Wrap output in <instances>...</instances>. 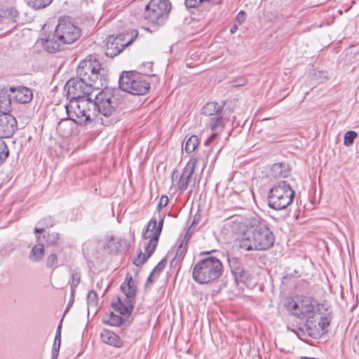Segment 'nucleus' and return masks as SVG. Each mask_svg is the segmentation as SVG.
<instances>
[{"label": "nucleus", "instance_id": "f257e3e1", "mask_svg": "<svg viewBox=\"0 0 359 359\" xmlns=\"http://www.w3.org/2000/svg\"><path fill=\"white\" fill-rule=\"evenodd\" d=\"M236 221L245 228L239 241L241 248L250 250H266L273 246L275 236L267 222L257 215H250Z\"/></svg>", "mask_w": 359, "mask_h": 359}, {"label": "nucleus", "instance_id": "f03ea898", "mask_svg": "<svg viewBox=\"0 0 359 359\" xmlns=\"http://www.w3.org/2000/svg\"><path fill=\"white\" fill-rule=\"evenodd\" d=\"M76 74L95 90H101L107 86L106 70L101 67L100 62L93 55H89L79 63Z\"/></svg>", "mask_w": 359, "mask_h": 359}, {"label": "nucleus", "instance_id": "7ed1b4c3", "mask_svg": "<svg viewBox=\"0 0 359 359\" xmlns=\"http://www.w3.org/2000/svg\"><path fill=\"white\" fill-rule=\"evenodd\" d=\"M287 307L294 316L306 320L304 326L308 334L312 336L317 328L316 318H318L316 301L311 297H303L299 302H288Z\"/></svg>", "mask_w": 359, "mask_h": 359}, {"label": "nucleus", "instance_id": "20e7f679", "mask_svg": "<svg viewBox=\"0 0 359 359\" xmlns=\"http://www.w3.org/2000/svg\"><path fill=\"white\" fill-rule=\"evenodd\" d=\"M223 272L222 262L215 257L199 260L194 267L193 278L200 284H207L219 278Z\"/></svg>", "mask_w": 359, "mask_h": 359}, {"label": "nucleus", "instance_id": "39448f33", "mask_svg": "<svg viewBox=\"0 0 359 359\" xmlns=\"http://www.w3.org/2000/svg\"><path fill=\"white\" fill-rule=\"evenodd\" d=\"M163 221L164 217L161 218L157 225V219L155 217H152L149 220L147 230L143 233L144 239H149L145 246L146 253L143 254L142 250H139L137 257L134 258L133 261L135 266H140L143 265L154 252L162 231Z\"/></svg>", "mask_w": 359, "mask_h": 359}, {"label": "nucleus", "instance_id": "423d86ee", "mask_svg": "<svg viewBox=\"0 0 359 359\" xmlns=\"http://www.w3.org/2000/svg\"><path fill=\"white\" fill-rule=\"evenodd\" d=\"M294 194L289 183L280 181L270 189L268 196L269 206L276 210L285 209L292 203Z\"/></svg>", "mask_w": 359, "mask_h": 359}, {"label": "nucleus", "instance_id": "0eeeda50", "mask_svg": "<svg viewBox=\"0 0 359 359\" xmlns=\"http://www.w3.org/2000/svg\"><path fill=\"white\" fill-rule=\"evenodd\" d=\"M90 97L65 105L68 119L79 125H88L96 119L95 111L90 107Z\"/></svg>", "mask_w": 359, "mask_h": 359}, {"label": "nucleus", "instance_id": "6e6552de", "mask_svg": "<svg viewBox=\"0 0 359 359\" xmlns=\"http://www.w3.org/2000/svg\"><path fill=\"white\" fill-rule=\"evenodd\" d=\"M118 82L123 90L133 95H144L150 88V84L144 76L132 72L121 75Z\"/></svg>", "mask_w": 359, "mask_h": 359}, {"label": "nucleus", "instance_id": "1a4fd4ad", "mask_svg": "<svg viewBox=\"0 0 359 359\" xmlns=\"http://www.w3.org/2000/svg\"><path fill=\"white\" fill-rule=\"evenodd\" d=\"M170 8L168 0H151L145 7L144 18L153 25H162Z\"/></svg>", "mask_w": 359, "mask_h": 359}, {"label": "nucleus", "instance_id": "9d476101", "mask_svg": "<svg viewBox=\"0 0 359 359\" xmlns=\"http://www.w3.org/2000/svg\"><path fill=\"white\" fill-rule=\"evenodd\" d=\"M93 90H95L93 87L78 76L70 79L65 86L67 98L69 100L70 102L92 97Z\"/></svg>", "mask_w": 359, "mask_h": 359}, {"label": "nucleus", "instance_id": "9b49d317", "mask_svg": "<svg viewBox=\"0 0 359 359\" xmlns=\"http://www.w3.org/2000/svg\"><path fill=\"white\" fill-rule=\"evenodd\" d=\"M56 39L62 43H72L81 36V29L68 17L60 18L55 30Z\"/></svg>", "mask_w": 359, "mask_h": 359}, {"label": "nucleus", "instance_id": "f8f14e48", "mask_svg": "<svg viewBox=\"0 0 359 359\" xmlns=\"http://www.w3.org/2000/svg\"><path fill=\"white\" fill-rule=\"evenodd\" d=\"M90 107L95 111V117L100 114L106 117L111 116L116 111L111 94L101 91L94 98L90 97Z\"/></svg>", "mask_w": 359, "mask_h": 359}, {"label": "nucleus", "instance_id": "ddd939ff", "mask_svg": "<svg viewBox=\"0 0 359 359\" xmlns=\"http://www.w3.org/2000/svg\"><path fill=\"white\" fill-rule=\"evenodd\" d=\"M197 162L198 158H190L182 174H180L177 170H173L171 177L172 184H174L175 181H176L175 186L178 187L181 192H183L187 189L190 183L191 177L194 172Z\"/></svg>", "mask_w": 359, "mask_h": 359}, {"label": "nucleus", "instance_id": "4468645a", "mask_svg": "<svg viewBox=\"0 0 359 359\" xmlns=\"http://www.w3.org/2000/svg\"><path fill=\"white\" fill-rule=\"evenodd\" d=\"M125 37V34H119L116 36L114 35L108 36L104 41L105 55L107 57H114L133 43V39L126 41Z\"/></svg>", "mask_w": 359, "mask_h": 359}, {"label": "nucleus", "instance_id": "2eb2a0df", "mask_svg": "<svg viewBox=\"0 0 359 359\" xmlns=\"http://www.w3.org/2000/svg\"><path fill=\"white\" fill-rule=\"evenodd\" d=\"M17 129V121L9 113L0 114V137L6 138L11 137Z\"/></svg>", "mask_w": 359, "mask_h": 359}, {"label": "nucleus", "instance_id": "dca6fc26", "mask_svg": "<svg viewBox=\"0 0 359 359\" xmlns=\"http://www.w3.org/2000/svg\"><path fill=\"white\" fill-rule=\"evenodd\" d=\"M129 247L130 244L127 240L111 236L104 248L110 254H117L126 252L129 249Z\"/></svg>", "mask_w": 359, "mask_h": 359}, {"label": "nucleus", "instance_id": "f3484780", "mask_svg": "<svg viewBox=\"0 0 359 359\" xmlns=\"http://www.w3.org/2000/svg\"><path fill=\"white\" fill-rule=\"evenodd\" d=\"M9 90L14 94V100L18 103L27 104L29 103L33 98V93L32 90L27 87H11Z\"/></svg>", "mask_w": 359, "mask_h": 359}, {"label": "nucleus", "instance_id": "a211bd4d", "mask_svg": "<svg viewBox=\"0 0 359 359\" xmlns=\"http://www.w3.org/2000/svg\"><path fill=\"white\" fill-rule=\"evenodd\" d=\"M134 303L126 300L125 303H123L121 298L117 296L116 299L111 303V306L116 311L118 312L121 316H126L128 317L132 313L134 308Z\"/></svg>", "mask_w": 359, "mask_h": 359}, {"label": "nucleus", "instance_id": "6ab92c4d", "mask_svg": "<svg viewBox=\"0 0 359 359\" xmlns=\"http://www.w3.org/2000/svg\"><path fill=\"white\" fill-rule=\"evenodd\" d=\"M126 281L127 283H123L121 286V290L126 295V300L128 302L131 301L132 303L135 304L136 296V286L135 282L131 276L129 277L127 276Z\"/></svg>", "mask_w": 359, "mask_h": 359}, {"label": "nucleus", "instance_id": "aec40b11", "mask_svg": "<svg viewBox=\"0 0 359 359\" xmlns=\"http://www.w3.org/2000/svg\"><path fill=\"white\" fill-rule=\"evenodd\" d=\"M20 13L13 6H2L0 8V21L9 20L13 23L18 22Z\"/></svg>", "mask_w": 359, "mask_h": 359}, {"label": "nucleus", "instance_id": "412c9836", "mask_svg": "<svg viewBox=\"0 0 359 359\" xmlns=\"http://www.w3.org/2000/svg\"><path fill=\"white\" fill-rule=\"evenodd\" d=\"M290 170L287 164L278 163L273 164L269 171V175L273 178L287 177Z\"/></svg>", "mask_w": 359, "mask_h": 359}, {"label": "nucleus", "instance_id": "4be33fe9", "mask_svg": "<svg viewBox=\"0 0 359 359\" xmlns=\"http://www.w3.org/2000/svg\"><path fill=\"white\" fill-rule=\"evenodd\" d=\"M100 337L102 342L105 344L116 347H119L121 346L122 343L119 337L112 331L109 330H104L100 334Z\"/></svg>", "mask_w": 359, "mask_h": 359}, {"label": "nucleus", "instance_id": "5701e85b", "mask_svg": "<svg viewBox=\"0 0 359 359\" xmlns=\"http://www.w3.org/2000/svg\"><path fill=\"white\" fill-rule=\"evenodd\" d=\"M38 244L35 245L31 250L29 259L33 262H40L44 255V248L42 243L41 236H36Z\"/></svg>", "mask_w": 359, "mask_h": 359}, {"label": "nucleus", "instance_id": "b1692460", "mask_svg": "<svg viewBox=\"0 0 359 359\" xmlns=\"http://www.w3.org/2000/svg\"><path fill=\"white\" fill-rule=\"evenodd\" d=\"M8 91L10 90L6 88L0 90V111L3 113H8L10 110L11 96Z\"/></svg>", "mask_w": 359, "mask_h": 359}, {"label": "nucleus", "instance_id": "393cba45", "mask_svg": "<svg viewBox=\"0 0 359 359\" xmlns=\"http://www.w3.org/2000/svg\"><path fill=\"white\" fill-rule=\"evenodd\" d=\"M223 107L217 102H208L202 109V114L208 116H215L222 111Z\"/></svg>", "mask_w": 359, "mask_h": 359}, {"label": "nucleus", "instance_id": "a878e982", "mask_svg": "<svg viewBox=\"0 0 359 359\" xmlns=\"http://www.w3.org/2000/svg\"><path fill=\"white\" fill-rule=\"evenodd\" d=\"M55 38L56 36L55 34L52 38L41 39L42 46L47 51L54 53L60 50L61 42L57 39L55 40Z\"/></svg>", "mask_w": 359, "mask_h": 359}, {"label": "nucleus", "instance_id": "bb28decb", "mask_svg": "<svg viewBox=\"0 0 359 359\" xmlns=\"http://www.w3.org/2000/svg\"><path fill=\"white\" fill-rule=\"evenodd\" d=\"M226 119L224 118L222 111L216 116L211 118L210 128L211 130L215 132H219L223 130L226 124Z\"/></svg>", "mask_w": 359, "mask_h": 359}, {"label": "nucleus", "instance_id": "cd10ccee", "mask_svg": "<svg viewBox=\"0 0 359 359\" xmlns=\"http://www.w3.org/2000/svg\"><path fill=\"white\" fill-rule=\"evenodd\" d=\"M102 321L104 324L112 326H118L123 323V319L121 316L111 312L110 313L104 316Z\"/></svg>", "mask_w": 359, "mask_h": 359}, {"label": "nucleus", "instance_id": "c85d7f7f", "mask_svg": "<svg viewBox=\"0 0 359 359\" xmlns=\"http://www.w3.org/2000/svg\"><path fill=\"white\" fill-rule=\"evenodd\" d=\"M81 281V273L79 269H76L72 271V278L69 282L71 288V296L73 297L76 292V288Z\"/></svg>", "mask_w": 359, "mask_h": 359}, {"label": "nucleus", "instance_id": "c756f323", "mask_svg": "<svg viewBox=\"0 0 359 359\" xmlns=\"http://www.w3.org/2000/svg\"><path fill=\"white\" fill-rule=\"evenodd\" d=\"M187 250V245H184L182 243H180L175 255L172 260L171 261V265H173L174 264H177L178 262L183 259L186 252Z\"/></svg>", "mask_w": 359, "mask_h": 359}, {"label": "nucleus", "instance_id": "7c9ffc66", "mask_svg": "<svg viewBox=\"0 0 359 359\" xmlns=\"http://www.w3.org/2000/svg\"><path fill=\"white\" fill-rule=\"evenodd\" d=\"M27 4L34 9L44 8L51 4L53 0H25Z\"/></svg>", "mask_w": 359, "mask_h": 359}, {"label": "nucleus", "instance_id": "2f4dec72", "mask_svg": "<svg viewBox=\"0 0 359 359\" xmlns=\"http://www.w3.org/2000/svg\"><path fill=\"white\" fill-rule=\"evenodd\" d=\"M199 144L198 138L196 135H191L185 144V151L191 153L195 151Z\"/></svg>", "mask_w": 359, "mask_h": 359}, {"label": "nucleus", "instance_id": "473e14b6", "mask_svg": "<svg viewBox=\"0 0 359 359\" xmlns=\"http://www.w3.org/2000/svg\"><path fill=\"white\" fill-rule=\"evenodd\" d=\"M222 0H185V5L187 8H196L205 2H211L217 5L221 3Z\"/></svg>", "mask_w": 359, "mask_h": 359}, {"label": "nucleus", "instance_id": "72a5a7b5", "mask_svg": "<svg viewBox=\"0 0 359 359\" xmlns=\"http://www.w3.org/2000/svg\"><path fill=\"white\" fill-rule=\"evenodd\" d=\"M41 238L46 240V245H52L57 243L60 236L59 233L57 232H46L43 235Z\"/></svg>", "mask_w": 359, "mask_h": 359}, {"label": "nucleus", "instance_id": "f704fd0d", "mask_svg": "<svg viewBox=\"0 0 359 359\" xmlns=\"http://www.w3.org/2000/svg\"><path fill=\"white\" fill-rule=\"evenodd\" d=\"M316 324L317 328L313 331V334L312 335H314L316 332L324 331L325 329L330 325V322L327 318L318 316V318H316Z\"/></svg>", "mask_w": 359, "mask_h": 359}, {"label": "nucleus", "instance_id": "c9c22d12", "mask_svg": "<svg viewBox=\"0 0 359 359\" xmlns=\"http://www.w3.org/2000/svg\"><path fill=\"white\" fill-rule=\"evenodd\" d=\"M357 133L353 130L347 131L344 137V144L346 147H350L353 144L355 139L357 137Z\"/></svg>", "mask_w": 359, "mask_h": 359}, {"label": "nucleus", "instance_id": "e433bc0d", "mask_svg": "<svg viewBox=\"0 0 359 359\" xmlns=\"http://www.w3.org/2000/svg\"><path fill=\"white\" fill-rule=\"evenodd\" d=\"M233 276L235 277L236 281H240L242 283H245L250 278L249 273L245 270L243 267L237 271L236 273Z\"/></svg>", "mask_w": 359, "mask_h": 359}, {"label": "nucleus", "instance_id": "4c0bfd02", "mask_svg": "<svg viewBox=\"0 0 359 359\" xmlns=\"http://www.w3.org/2000/svg\"><path fill=\"white\" fill-rule=\"evenodd\" d=\"M229 264L231 268V271L233 275L236 274L237 271H238L241 269L243 267L241 262L237 258L235 257L229 258Z\"/></svg>", "mask_w": 359, "mask_h": 359}, {"label": "nucleus", "instance_id": "58836bf2", "mask_svg": "<svg viewBox=\"0 0 359 359\" xmlns=\"http://www.w3.org/2000/svg\"><path fill=\"white\" fill-rule=\"evenodd\" d=\"M9 154L8 149L4 142L0 141V165L5 161Z\"/></svg>", "mask_w": 359, "mask_h": 359}, {"label": "nucleus", "instance_id": "ea45409f", "mask_svg": "<svg viewBox=\"0 0 359 359\" xmlns=\"http://www.w3.org/2000/svg\"><path fill=\"white\" fill-rule=\"evenodd\" d=\"M58 264V259L55 254L50 255L46 259V266L48 268H57Z\"/></svg>", "mask_w": 359, "mask_h": 359}, {"label": "nucleus", "instance_id": "a19ab883", "mask_svg": "<svg viewBox=\"0 0 359 359\" xmlns=\"http://www.w3.org/2000/svg\"><path fill=\"white\" fill-rule=\"evenodd\" d=\"M166 264V260L162 259L161 262H158V264L154 267L152 272L153 273H155L156 276H158V275L163 271Z\"/></svg>", "mask_w": 359, "mask_h": 359}, {"label": "nucleus", "instance_id": "79ce46f5", "mask_svg": "<svg viewBox=\"0 0 359 359\" xmlns=\"http://www.w3.org/2000/svg\"><path fill=\"white\" fill-rule=\"evenodd\" d=\"M61 344L57 342H53L52 351H51V359H56L59 355Z\"/></svg>", "mask_w": 359, "mask_h": 359}, {"label": "nucleus", "instance_id": "37998d69", "mask_svg": "<svg viewBox=\"0 0 359 359\" xmlns=\"http://www.w3.org/2000/svg\"><path fill=\"white\" fill-rule=\"evenodd\" d=\"M97 294L94 290H90L88 294V303L94 304L97 300Z\"/></svg>", "mask_w": 359, "mask_h": 359}, {"label": "nucleus", "instance_id": "c03bdc74", "mask_svg": "<svg viewBox=\"0 0 359 359\" xmlns=\"http://www.w3.org/2000/svg\"><path fill=\"white\" fill-rule=\"evenodd\" d=\"M168 196H162L161 198H160V201H159V203L158 205V210H161V208L166 206L168 205Z\"/></svg>", "mask_w": 359, "mask_h": 359}, {"label": "nucleus", "instance_id": "a18cd8bd", "mask_svg": "<svg viewBox=\"0 0 359 359\" xmlns=\"http://www.w3.org/2000/svg\"><path fill=\"white\" fill-rule=\"evenodd\" d=\"M192 232L191 231V227L188 229L187 233H185L183 239L182 240L181 243H184V245H188V242L191 236Z\"/></svg>", "mask_w": 359, "mask_h": 359}, {"label": "nucleus", "instance_id": "49530a36", "mask_svg": "<svg viewBox=\"0 0 359 359\" xmlns=\"http://www.w3.org/2000/svg\"><path fill=\"white\" fill-rule=\"evenodd\" d=\"M44 222L47 228L52 227L54 225V222L53 221V219L50 217H46L43 219Z\"/></svg>", "mask_w": 359, "mask_h": 359}, {"label": "nucleus", "instance_id": "de8ad7c7", "mask_svg": "<svg viewBox=\"0 0 359 359\" xmlns=\"http://www.w3.org/2000/svg\"><path fill=\"white\" fill-rule=\"evenodd\" d=\"M67 120L66 119L61 120L57 124V130L61 132L63 130V128H65V125L67 123Z\"/></svg>", "mask_w": 359, "mask_h": 359}, {"label": "nucleus", "instance_id": "09e8293b", "mask_svg": "<svg viewBox=\"0 0 359 359\" xmlns=\"http://www.w3.org/2000/svg\"><path fill=\"white\" fill-rule=\"evenodd\" d=\"M156 276V275L155 273H153V272L151 271L147 280L146 285H147L148 284H152L154 283L153 278Z\"/></svg>", "mask_w": 359, "mask_h": 359}, {"label": "nucleus", "instance_id": "8fccbe9b", "mask_svg": "<svg viewBox=\"0 0 359 359\" xmlns=\"http://www.w3.org/2000/svg\"><path fill=\"white\" fill-rule=\"evenodd\" d=\"M34 232L36 233V236H40L41 233H46V231H45V229L43 228H37V227H35Z\"/></svg>", "mask_w": 359, "mask_h": 359}, {"label": "nucleus", "instance_id": "3c124183", "mask_svg": "<svg viewBox=\"0 0 359 359\" xmlns=\"http://www.w3.org/2000/svg\"><path fill=\"white\" fill-rule=\"evenodd\" d=\"M217 135V132L215 131L214 133H212L210 137L206 140L205 144H208L210 142H212Z\"/></svg>", "mask_w": 359, "mask_h": 359}, {"label": "nucleus", "instance_id": "603ef678", "mask_svg": "<svg viewBox=\"0 0 359 359\" xmlns=\"http://www.w3.org/2000/svg\"><path fill=\"white\" fill-rule=\"evenodd\" d=\"M54 342H57L58 344H61V333H60V332H56Z\"/></svg>", "mask_w": 359, "mask_h": 359}, {"label": "nucleus", "instance_id": "864d4df0", "mask_svg": "<svg viewBox=\"0 0 359 359\" xmlns=\"http://www.w3.org/2000/svg\"><path fill=\"white\" fill-rule=\"evenodd\" d=\"M74 299V297H72V299H70V301H69V304H68V306H67V307L66 308L65 313H67V310H68V309H69V306H71V305H72V304L73 303V302H74V299Z\"/></svg>", "mask_w": 359, "mask_h": 359}, {"label": "nucleus", "instance_id": "5fc2aeb1", "mask_svg": "<svg viewBox=\"0 0 359 359\" xmlns=\"http://www.w3.org/2000/svg\"><path fill=\"white\" fill-rule=\"evenodd\" d=\"M62 323V320L60 321V323L57 328V331H56V332H60V333H61Z\"/></svg>", "mask_w": 359, "mask_h": 359}, {"label": "nucleus", "instance_id": "6e6d98bb", "mask_svg": "<svg viewBox=\"0 0 359 359\" xmlns=\"http://www.w3.org/2000/svg\"><path fill=\"white\" fill-rule=\"evenodd\" d=\"M236 29H237L236 25H234V26H233V27H232V28L231 29V33H234Z\"/></svg>", "mask_w": 359, "mask_h": 359}, {"label": "nucleus", "instance_id": "4d7b16f0", "mask_svg": "<svg viewBox=\"0 0 359 359\" xmlns=\"http://www.w3.org/2000/svg\"><path fill=\"white\" fill-rule=\"evenodd\" d=\"M70 131H67V133H64L63 135H68L69 134Z\"/></svg>", "mask_w": 359, "mask_h": 359}, {"label": "nucleus", "instance_id": "13d9d810", "mask_svg": "<svg viewBox=\"0 0 359 359\" xmlns=\"http://www.w3.org/2000/svg\"><path fill=\"white\" fill-rule=\"evenodd\" d=\"M243 13H244V12H243V11H241V12L238 13V15H243Z\"/></svg>", "mask_w": 359, "mask_h": 359}, {"label": "nucleus", "instance_id": "bf43d9fd", "mask_svg": "<svg viewBox=\"0 0 359 359\" xmlns=\"http://www.w3.org/2000/svg\"><path fill=\"white\" fill-rule=\"evenodd\" d=\"M243 13H244V12H243V11H241V12L238 13V15H243Z\"/></svg>", "mask_w": 359, "mask_h": 359}, {"label": "nucleus", "instance_id": "052dcab7", "mask_svg": "<svg viewBox=\"0 0 359 359\" xmlns=\"http://www.w3.org/2000/svg\"><path fill=\"white\" fill-rule=\"evenodd\" d=\"M194 223H196V221H195V220H194V221L193 222V223L191 224V226H190L191 228V226L194 224Z\"/></svg>", "mask_w": 359, "mask_h": 359}, {"label": "nucleus", "instance_id": "680f3d73", "mask_svg": "<svg viewBox=\"0 0 359 359\" xmlns=\"http://www.w3.org/2000/svg\"><path fill=\"white\" fill-rule=\"evenodd\" d=\"M209 252H203V254H209Z\"/></svg>", "mask_w": 359, "mask_h": 359}]
</instances>
